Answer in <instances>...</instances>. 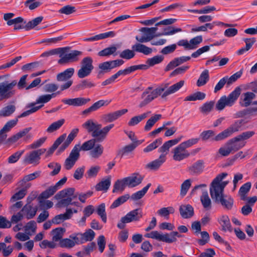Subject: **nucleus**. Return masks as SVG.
I'll use <instances>...</instances> for the list:
<instances>
[{
	"mask_svg": "<svg viewBox=\"0 0 257 257\" xmlns=\"http://www.w3.org/2000/svg\"><path fill=\"white\" fill-rule=\"evenodd\" d=\"M57 190L56 187L51 186L40 195L39 198L47 199L53 195Z\"/></svg>",
	"mask_w": 257,
	"mask_h": 257,
	"instance_id": "52",
	"label": "nucleus"
},
{
	"mask_svg": "<svg viewBox=\"0 0 257 257\" xmlns=\"http://www.w3.org/2000/svg\"><path fill=\"white\" fill-rule=\"evenodd\" d=\"M103 152V147L100 144H96L89 152V155L92 158L98 159L102 155Z\"/></svg>",
	"mask_w": 257,
	"mask_h": 257,
	"instance_id": "33",
	"label": "nucleus"
},
{
	"mask_svg": "<svg viewBox=\"0 0 257 257\" xmlns=\"http://www.w3.org/2000/svg\"><path fill=\"white\" fill-rule=\"evenodd\" d=\"M191 181L190 179L186 180L181 184L180 195L181 196H184L187 194L189 189L191 187Z\"/></svg>",
	"mask_w": 257,
	"mask_h": 257,
	"instance_id": "56",
	"label": "nucleus"
},
{
	"mask_svg": "<svg viewBox=\"0 0 257 257\" xmlns=\"http://www.w3.org/2000/svg\"><path fill=\"white\" fill-rule=\"evenodd\" d=\"M214 25H222V26L223 25L226 27H230V28L226 29L224 32H237L238 31V30H237L235 28H232L233 27V25L228 24H224L221 22H214L212 24H210V23L206 24L204 26H199V27L193 26L191 29V31L192 32H198V31L205 32V31H207L208 29L211 30Z\"/></svg>",
	"mask_w": 257,
	"mask_h": 257,
	"instance_id": "16",
	"label": "nucleus"
},
{
	"mask_svg": "<svg viewBox=\"0 0 257 257\" xmlns=\"http://www.w3.org/2000/svg\"><path fill=\"white\" fill-rule=\"evenodd\" d=\"M18 121V118L14 119H12L8 121L3 126V127L0 130V133L6 132L8 133L11 131V130L16 125Z\"/></svg>",
	"mask_w": 257,
	"mask_h": 257,
	"instance_id": "48",
	"label": "nucleus"
},
{
	"mask_svg": "<svg viewBox=\"0 0 257 257\" xmlns=\"http://www.w3.org/2000/svg\"><path fill=\"white\" fill-rule=\"evenodd\" d=\"M162 117V115L160 114H155L149 119L145 126L144 130L146 131H149L154 126L155 123Z\"/></svg>",
	"mask_w": 257,
	"mask_h": 257,
	"instance_id": "40",
	"label": "nucleus"
},
{
	"mask_svg": "<svg viewBox=\"0 0 257 257\" xmlns=\"http://www.w3.org/2000/svg\"><path fill=\"white\" fill-rule=\"evenodd\" d=\"M151 113L148 111L146 113L141 114V115L133 117L128 122L129 126H134L138 124L142 120L148 117V115Z\"/></svg>",
	"mask_w": 257,
	"mask_h": 257,
	"instance_id": "37",
	"label": "nucleus"
},
{
	"mask_svg": "<svg viewBox=\"0 0 257 257\" xmlns=\"http://www.w3.org/2000/svg\"><path fill=\"white\" fill-rule=\"evenodd\" d=\"M165 161V154L161 155L158 159L147 164L145 168L151 170H157Z\"/></svg>",
	"mask_w": 257,
	"mask_h": 257,
	"instance_id": "22",
	"label": "nucleus"
},
{
	"mask_svg": "<svg viewBox=\"0 0 257 257\" xmlns=\"http://www.w3.org/2000/svg\"><path fill=\"white\" fill-rule=\"evenodd\" d=\"M191 59L190 56H181L180 57L175 58L167 65L165 69V71H168L182 64L189 61Z\"/></svg>",
	"mask_w": 257,
	"mask_h": 257,
	"instance_id": "20",
	"label": "nucleus"
},
{
	"mask_svg": "<svg viewBox=\"0 0 257 257\" xmlns=\"http://www.w3.org/2000/svg\"><path fill=\"white\" fill-rule=\"evenodd\" d=\"M132 49L136 52L142 53L145 55H149L152 52V49L146 46L138 43L132 46Z\"/></svg>",
	"mask_w": 257,
	"mask_h": 257,
	"instance_id": "35",
	"label": "nucleus"
},
{
	"mask_svg": "<svg viewBox=\"0 0 257 257\" xmlns=\"http://www.w3.org/2000/svg\"><path fill=\"white\" fill-rule=\"evenodd\" d=\"M144 179V176L138 173H133L131 176L125 178L127 187L134 188L140 185Z\"/></svg>",
	"mask_w": 257,
	"mask_h": 257,
	"instance_id": "18",
	"label": "nucleus"
},
{
	"mask_svg": "<svg viewBox=\"0 0 257 257\" xmlns=\"http://www.w3.org/2000/svg\"><path fill=\"white\" fill-rule=\"evenodd\" d=\"M214 103L215 102L214 101H210L205 103L201 107H200L201 112L203 113H208L212 109L214 105Z\"/></svg>",
	"mask_w": 257,
	"mask_h": 257,
	"instance_id": "58",
	"label": "nucleus"
},
{
	"mask_svg": "<svg viewBox=\"0 0 257 257\" xmlns=\"http://www.w3.org/2000/svg\"><path fill=\"white\" fill-rule=\"evenodd\" d=\"M163 33H143L142 36H137L136 40L140 43H146L153 40L154 38L161 36ZM172 34L173 33H164Z\"/></svg>",
	"mask_w": 257,
	"mask_h": 257,
	"instance_id": "26",
	"label": "nucleus"
},
{
	"mask_svg": "<svg viewBox=\"0 0 257 257\" xmlns=\"http://www.w3.org/2000/svg\"><path fill=\"white\" fill-rule=\"evenodd\" d=\"M65 119L62 118L53 122L47 129V132L51 133L59 129L64 123Z\"/></svg>",
	"mask_w": 257,
	"mask_h": 257,
	"instance_id": "46",
	"label": "nucleus"
},
{
	"mask_svg": "<svg viewBox=\"0 0 257 257\" xmlns=\"http://www.w3.org/2000/svg\"><path fill=\"white\" fill-rule=\"evenodd\" d=\"M74 71L75 70L73 68H68L63 72L57 74V80L58 81H66L73 75Z\"/></svg>",
	"mask_w": 257,
	"mask_h": 257,
	"instance_id": "30",
	"label": "nucleus"
},
{
	"mask_svg": "<svg viewBox=\"0 0 257 257\" xmlns=\"http://www.w3.org/2000/svg\"><path fill=\"white\" fill-rule=\"evenodd\" d=\"M241 93V88L239 87H237L231 93H230L226 99L228 102L232 105L234 102L237 100Z\"/></svg>",
	"mask_w": 257,
	"mask_h": 257,
	"instance_id": "38",
	"label": "nucleus"
},
{
	"mask_svg": "<svg viewBox=\"0 0 257 257\" xmlns=\"http://www.w3.org/2000/svg\"><path fill=\"white\" fill-rule=\"evenodd\" d=\"M175 212L174 208L172 206L168 207H163L160 209L158 210L157 213L161 216L164 217L166 218H169L170 214H173Z\"/></svg>",
	"mask_w": 257,
	"mask_h": 257,
	"instance_id": "45",
	"label": "nucleus"
},
{
	"mask_svg": "<svg viewBox=\"0 0 257 257\" xmlns=\"http://www.w3.org/2000/svg\"><path fill=\"white\" fill-rule=\"evenodd\" d=\"M81 234L84 242L88 241H91L95 236V232L91 229H89L84 233H81Z\"/></svg>",
	"mask_w": 257,
	"mask_h": 257,
	"instance_id": "64",
	"label": "nucleus"
},
{
	"mask_svg": "<svg viewBox=\"0 0 257 257\" xmlns=\"http://www.w3.org/2000/svg\"><path fill=\"white\" fill-rule=\"evenodd\" d=\"M255 134L253 131H247L242 133L235 137L228 140L226 143L231 153L237 152L245 146L246 142L244 141L250 138Z\"/></svg>",
	"mask_w": 257,
	"mask_h": 257,
	"instance_id": "5",
	"label": "nucleus"
},
{
	"mask_svg": "<svg viewBox=\"0 0 257 257\" xmlns=\"http://www.w3.org/2000/svg\"><path fill=\"white\" fill-rule=\"evenodd\" d=\"M100 170V167L99 166H91L86 172V177L89 178L95 177Z\"/></svg>",
	"mask_w": 257,
	"mask_h": 257,
	"instance_id": "53",
	"label": "nucleus"
},
{
	"mask_svg": "<svg viewBox=\"0 0 257 257\" xmlns=\"http://www.w3.org/2000/svg\"><path fill=\"white\" fill-rule=\"evenodd\" d=\"M151 183H149L146 187L143 188L141 190H140L134 194H133L130 198L134 201L138 200L141 199L147 193L149 188L151 186Z\"/></svg>",
	"mask_w": 257,
	"mask_h": 257,
	"instance_id": "41",
	"label": "nucleus"
},
{
	"mask_svg": "<svg viewBox=\"0 0 257 257\" xmlns=\"http://www.w3.org/2000/svg\"><path fill=\"white\" fill-rule=\"evenodd\" d=\"M90 101V98L84 97H77L62 100V102L64 104L73 106H81L86 104Z\"/></svg>",
	"mask_w": 257,
	"mask_h": 257,
	"instance_id": "19",
	"label": "nucleus"
},
{
	"mask_svg": "<svg viewBox=\"0 0 257 257\" xmlns=\"http://www.w3.org/2000/svg\"><path fill=\"white\" fill-rule=\"evenodd\" d=\"M64 231V229L61 227L53 229L52 231V233L53 234V240L54 241H58L59 240H61V239L62 238Z\"/></svg>",
	"mask_w": 257,
	"mask_h": 257,
	"instance_id": "49",
	"label": "nucleus"
},
{
	"mask_svg": "<svg viewBox=\"0 0 257 257\" xmlns=\"http://www.w3.org/2000/svg\"><path fill=\"white\" fill-rule=\"evenodd\" d=\"M226 105L231 106V104L228 102L226 96H223L217 101L216 104V108L218 110H222Z\"/></svg>",
	"mask_w": 257,
	"mask_h": 257,
	"instance_id": "54",
	"label": "nucleus"
},
{
	"mask_svg": "<svg viewBox=\"0 0 257 257\" xmlns=\"http://www.w3.org/2000/svg\"><path fill=\"white\" fill-rule=\"evenodd\" d=\"M80 158L79 145H76L66 159L64 166L67 170L71 169Z\"/></svg>",
	"mask_w": 257,
	"mask_h": 257,
	"instance_id": "15",
	"label": "nucleus"
},
{
	"mask_svg": "<svg viewBox=\"0 0 257 257\" xmlns=\"http://www.w3.org/2000/svg\"><path fill=\"white\" fill-rule=\"evenodd\" d=\"M73 215L72 210L71 209H67L66 212L64 214H60L56 215L52 219V222L55 224H59L64 221L70 219Z\"/></svg>",
	"mask_w": 257,
	"mask_h": 257,
	"instance_id": "21",
	"label": "nucleus"
},
{
	"mask_svg": "<svg viewBox=\"0 0 257 257\" xmlns=\"http://www.w3.org/2000/svg\"><path fill=\"white\" fill-rule=\"evenodd\" d=\"M74 188H68L57 193L54 196L55 199L59 200L56 206L62 208L67 207L70 204L77 205L78 202H72V199L76 197L74 195Z\"/></svg>",
	"mask_w": 257,
	"mask_h": 257,
	"instance_id": "3",
	"label": "nucleus"
},
{
	"mask_svg": "<svg viewBox=\"0 0 257 257\" xmlns=\"http://www.w3.org/2000/svg\"><path fill=\"white\" fill-rule=\"evenodd\" d=\"M43 19V17L39 16L31 21H27L22 17H19L9 21L8 22V26L13 25L15 31L24 30L25 31H28L33 29L39 31L47 27L46 25H44L41 27L38 26Z\"/></svg>",
	"mask_w": 257,
	"mask_h": 257,
	"instance_id": "1",
	"label": "nucleus"
},
{
	"mask_svg": "<svg viewBox=\"0 0 257 257\" xmlns=\"http://www.w3.org/2000/svg\"><path fill=\"white\" fill-rule=\"evenodd\" d=\"M93 60L90 57L84 58L80 62L81 66L92 71L93 66L92 65Z\"/></svg>",
	"mask_w": 257,
	"mask_h": 257,
	"instance_id": "51",
	"label": "nucleus"
},
{
	"mask_svg": "<svg viewBox=\"0 0 257 257\" xmlns=\"http://www.w3.org/2000/svg\"><path fill=\"white\" fill-rule=\"evenodd\" d=\"M111 181V176L110 175L105 178L102 179V180L100 182L96 185V190L97 191H107L110 186Z\"/></svg>",
	"mask_w": 257,
	"mask_h": 257,
	"instance_id": "27",
	"label": "nucleus"
},
{
	"mask_svg": "<svg viewBox=\"0 0 257 257\" xmlns=\"http://www.w3.org/2000/svg\"><path fill=\"white\" fill-rule=\"evenodd\" d=\"M138 145L139 144L132 143L125 146L122 149L118 151L117 157L119 156L120 158H121L123 155L133 152Z\"/></svg>",
	"mask_w": 257,
	"mask_h": 257,
	"instance_id": "36",
	"label": "nucleus"
},
{
	"mask_svg": "<svg viewBox=\"0 0 257 257\" xmlns=\"http://www.w3.org/2000/svg\"><path fill=\"white\" fill-rule=\"evenodd\" d=\"M98 142L93 138L85 142L81 146L79 145V152L80 151H91Z\"/></svg>",
	"mask_w": 257,
	"mask_h": 257,
	"instance_id": "34",
	"label": "nucleus"
},
{
	"mask_svg": "<svg viewBox=\"0 0 257 257\" xmlns=\"http://www.w3.org/2000/svg\"><path fill=\"white\" fill-rule=\"evenodd\" d=\"M38 210L37 206H33L31 204H26L22 209L21 211L28 219L33 218L36 214Z\"/></svg>",
	"mask_w": 257,
	"mask_h": 257,
	"instance_id": "23",
	"label": "nucleus"
},
{
	"mask_svg": "<svg viewBox=\"0 0 257 257\" xmlns=\"http://www.w3.org/2000/svg\"><path fill=\"white\" fill-rule=\"evenodd\" d=\"M16 110L14 105H9L0 110V117H8L11 115Z\"/></svg>",
	"mask_w": 257,
	"mask_h": 257,
	"instance_id": "39",
	"label": "nucleus"
},
{
	"mask_svg": "<svg viewBox=\"0 0 257 257\" xmlns=\"http://www.w3.org/2000/svg\"><path fill=\"white\" fill-rule=\"evenodd\" d=\"M201 203L206 210H209L212 208V203L207 190H202V194L200 197Z\"/></svg>",
	"mask_w": 257,
	"mask_h": 257,
	"instance_id": "31",
	"label": "nucleus"
},
{
	"mask_svg": "<svg viewBox=\"0 0 257 257\" xmlns=\"http://www.w3.org/2000/svg\"><path fill=\"white\" fill-rule=\"evenodd\" d=\"M244 42L246 43V46L245 48H242L241 49L238 50L237 54L238 55H242L246 51H248L253 43L255 42V40L254 38H246L244 39Z\"/></svg>",
	"mask_w": 257,
	"mask_h": 257,
	"instance_id": "43",
	"label": "nucleus"
},
{
	"mask_svg": "<svg viewBox=\"0 0 257 257\" xmlns=\"http://www.w3.org/2000/svg\"><path fill=\"white\" fill-rule=\"evenodd\" d=\"M243 73L242 69H241L240 71L236 72L232 75H231L230 77H228L227 76L225 77L227 81V85H229L235 82L238 79H239L241 76L242 75Z\"/></svg>",
	"mask_w": 257,
	"mask_h": 257,
	"instance_id": "61",
	"label": "nucleus"
},
{
	"mask_svg": "<svg viewBox=\"0 0 257 257\" xmlns=\"http://www.w3.org/2000/svg\"><path fill=\"white\" fill-rule=\"evenodd\" d=\"M210 196L213 201L220 205L224 209L230 210L232 209L234 200L229 195H227L224 193L210 192Z\"/></svg>",
	"mask_w": 257,
	"mask_h": 257,
	"instance_id": "7",
	"label": "nucleus"
},
{
	"mask_svg": "<svg viewBox=\"0 0 257 257\" xmlns=\"http://www.w3.org/2000/svg\"><path fill=\"white\" fill-rule=\"evenodd\" d=\"M209 71L206 69L200 74L197 81V85L199 87L204 85L209 80Z\"/></svg>",
	"mask_w": 257,
	"mask_h": 257,
	"instance_id": "42",
	"label": "nucleus"
},
{
	"mask_svg": "<svg viewBox=\"0 0 257 257\" xmlns=\"http://www.w3.org/2000/svg\"><path fill=\"white\" fill-rule=\"evenodd\" d=\"M184 80H181L169 87H168V89L163 91L164 93L161 95L162 98H165L167 96L177 92L184 85Z\"/></svg>",
	"mask_w": 257,
	"mask_h": 257,
	"instance_id": "25",
	"label": "nucleus"
},
{
	"mask_svg": "<svg viewBox=\"0 0 257 257\" xmlns=\"http://www.w3.org/2000/svg\"><path fill=\"white\" fill-rule=\"evenodd\" d=\"M242 120H237L232 124L230 125L227 128L220 133L217 135L212 138L214 141H221L232 135L234 133L239 131L242 126Z\"/></svg>",
	"mask_w": 257,
	"mask_h": 257,
	"instance_id": "11",
	"label": "nucleus"
},
{
	"mask_svg": "<svg viewBox=\"0 0 257 257\" xmlns=\"http://www.w3.org/2000/svg\"><path fill=\"white\" fill-rule=\"evenodd\" d=\"M226 173H222L218 175L211 183L210 192L224 193V189L228 184V181H222L226 177Z\"/></svg>",
	"mask_w": 257,
	"mask_h": 257,
	"instance_id": "13",
	"label": "nucleus"
},
{
	"mask_svg": "<svg viewBox=\"0 0 257 257\" xmlns=\"http://www.w3.org/2000/svg\"><path fill=\"white\" fill-rule=\"evenodd\" d=\"M244 103L242 104L243 106L247 107L251 103V100L255 98V95L251 92H247L244 94Z\"/></svg>",
	"mask_w": 257,
	"mask_h": 257,
	"instance_id": "55",
	"label": "nucleus"
},
{
	"mask_svg": "<svg viewBox=\"0 0 257 257\" xmlns=\"http://www.w3.org/2000/svg\"><path fill=\"white\" fill-rule=\"evenodd\" d=\"M145 236L147 238H151L159 241L170 243L176 241V236L180 237L181 235L177 231H173L170 234H163L158 231H153L150 233H146Z\"/></svg>",
	"mask_w": 257,
	"mask_h": 257,
	"instance_id": "10",
	"label": "nucleus"
},
{
	"mask_svg": "<svg viewBox=\"0 0 257 257\" xmlns=\"http://www.w3.org/2000/svg\"><path fill=\"white\" fill-rule=\"evenodd\" d=\"M26 189H22L12 196L10 200L11 202H13L23 198L26 195Z\"/></svg>",
	"mask_w": 257,
	"mask_h": 257,
	"instance_id": "60",
	"label": "nucleus"
},
{
	"mask_svg": "<svg viewBox=\"0 0 257 257\" xmlns=\"http://www.w3.org/2000/svg\"><path fill=\"white\" fill-rule=\"evenodd\" d=\"M82 126L87 130L88 133H91V136L96 141L100 143L105 139L106 135L112 127V124H110L101 128V124L90 119L85 122L82 124Z\"/></svg>",
	"mask_w": 257,
	"mask_h": 257,
	"instance_id": "2",
	"label": "nucleus"
},
{
	"mask_svg": "<svg viewBox=\"0 0 257 257\" xmlns=\"http://www.w3.org/2000/svg\"><path fill=\"white\" fill-rule=\"evenodd\" d=\"M168 86L169 83H165L155 89H153L152 86L147 88L142 94L141 98L143 100L140 103L139 107L142 108L149 104L158 96L161 95Z\"/></svg>",
	"mask_w": 257,
	"mask_h": 257,
	"instance_id": "4",
	"label": "nucleus"
},
{
	"mask_svg": "<svg viewBox=\"0 0 257 257\" xmlns=\"http://www.w3.org/2000/svg\"><path fill=\"white\" fill-rule=\"evenodd\" d=\"M43 104L40 105L39 106H36V103H31L28 104L26 107L27 108H29V109L23 112L20 115L17 116L18 119L19 118L26 117L30 115L31 114L34 113L40 109L41 107L43 106Z\"/></svg>",
	"mask_w": 257,
	"mask_h": 257,
	"instance_id": "29",
	"label": "nucleus"
},
{
	"mask_svg": "<svg viewBox=\"0 0 257 257\" xmlns=\"http://www.w3.org/2000/svg\"><path fill=\"white\" fill-rule=\"evenodd\" d=\"M164 57L161 55H157L153 58L148 59L146 63L150 66H153L155 64L161 63L163 60Z\"/></svg>",
	"mask_w": 257,
	"mask_h": 257,
	"instance_id": "59",
	"label": "nucleus"
},
{
	"mask_svg": "<svg viewBox=\"0 0 257 257\" xmlns=\"http://www.w3.org/2000/svg\"><path fill=\"white\" fill-rule=\"evenodd\" d=\"M204 162L203 160H198L193 164L189 168V171L192 175H198L203 171Z\"/></svg>",
	"mask_w": 257,
	"mask_h": 257,
	"instance_id": "28",
	"label": "nucleus"
},
{
	"mask_svg": "<svg viewBox=\"0 0 257 257\" xmlns=\"http://www.w3.org/2000/svg\"><path fill=\"white\" fill-rule=\"evenodd\" d=\"M112 61H106L98 65V68L100 70L99 73H107L112 68Z\"/></svg>",
	"mask_w": 257,
	"mask_h": 257,
	"instance_id": "47",
	"label": "nucleus"
},
{
	"mask_svg": "<svg viewBox=\"0 0 257 257\" xmlns=\"http://www.w3.org/2000/svg\"><path fill=\"white\" fill-rule=\"evenodd\" d=\"M219 223L221 226V230L223 231H232V228L230 220L227 216H222L218 220Z\"/></svg>",
	"mask_w": 257,
	"mask_h": 257,
	"instance_id": "32",
	"label": "nucleus"
},
{
	"mask_svg": "<svg viewBox=\"0 0 257 257\" xmlns=\"http://www.w3.org/2000/svg\"><path fill=\"white\" fill-rule=\"evenodd\" d=\"M162 143V139L158 138L156 139L153 143L149 145L147 147L145 148L143 150L144 152L148 153L151 152L157 147H158Z\"/></svg>",
	"mask_w": 257,
	"mask_h": 257,
	"instance_id": "50",
	"label": "nucleus"
},
{
	"mask_svg": "<svg viewBox=\"0 0 257 257\" xmlns=\"http://www.w3.org/2000/svg\"><path fill=\"white\" fill-rule=\"evenodd\" d=\"M31 130V127L25 128L23 130L20 131L18 133L8 138L6 142V144L9 145H12L17 142L20 139L23 137H25V141H27L30 140L32 138L33 136L31 134H29V132Z\"/></svg>",
	"mask_w": 257,
	"mask_h": 257,
	"instance_id": "17",
	"label": "nucleus"
},
{
	"mask_svg": "<svg viewBox=\"0 0 257 257\" xmlns=\"http://www.w3.org/2000/svg\"><path fill=\"white\" fill-rule=\"evenodd\" d=\"M199 140V138H192L181 143L173 150V159L180 161L188 158L190 156V154L186 149L197 144Z\"/></svg>",
	"mask_w": 257,
	"mask_h": 257,
	"instance_id": "6",
	"label": "nucleus"
},
{
	"mask_svg": "<svg viewBox=\"0 0 257 257\" xmlns=\"http://www.w3.org/2000/svg\"><path fill=\"white\" fill-rule=\"evenodd\" d=\"M201 238L197 240V242L200 245H204L207 243L209 240V235L207 231H203L200 232Z\"/></svg>",
	"mask_w": 257,
	"mask_h": 257,
	"instance_id": "63",
	"label": "nucleus"
},
{
	"mask_svg": "<svg viewBox=\"0 0 257 257\" xmlns=\"http://www.w3.org/2000/svg\"><path fill=\"white\" fill-rule=\"evenodd\" d=\"M46 151L45 149H40L29 152L25 157L24 159V164H32L34 166L38 165L41 159V156Z\"/></svg>",
	"mask_w": 257,
	"mask_h": 257,
	"instance_id": "14",
	"label": "nucleus"
},
{
	"mask_svg": "<svg viewBox=\"0 0 257 257\" xmlns=\"http://www.w3.org/2000/svg\"><path fill=\"white\" fill-rule=\"evenodd\" d=\"M179 211L183 218H189L194 215V209L190 204L181 205L179 207Z\"/></svg>",
	"mask_w": 257,
	"mask_h": 257,
	"instance_id": "24",
	"label": "nucleus"
},
{
	"mask_svg": "<svg viewBox=\"0 0 257 257\" xmlns=\"http://www.w3.org/2000/svg\"><path fill=\"white\" fill-rule=\"evenodd\" d=\"M135 56V51L130 49H125L122 51L120 54L119 57L122 59L130 60L134 58Z\"/></svg>",
	"mask_w": 257,
	"mask_h": 257,
	"instance_id": "57",
	"label": "nucleus"
},
{
	"mask_svg": "<svg viewBox=\"0 0 257 257\" xmlns=\"http://www.w3.org/2000/svg\"><path fill=\"white\" fill-rule=\"evenodd\" d=\"M63 50L59 54L60 59L58 63L59 64H66L69 63L76 62L79 60V57L82 55V52L78 50H73L69 53L66 52L69 49V47L60 48Z\"/></svg>",
	"mask_w": 257,
	"mask_h": 257,
	"instance_id": "9",
	"label": "nucleus"
},
{
	"mask_svg": "<svg viewBox=\"0 0 257 257\" xmlns=\"http://www.w3.org/2000/svg\"><path fill=\"white\" fill-rule=\"evenodd\" d=\"M17 84L16 80L11 82L5 81L0 83V101L9 99L15 95L16 91L14 87Z\"/></svg>",
	"mask_w": 257,
	"mask_h": 257,
	"instance_id": "8",
	"label": "nucleus"
},
{
	"mask_svg": "<svg viewBox=\"0 0 257 257\" xmlns=\"http://www.w3.org/2000/svg\"><path fill=\"white\" fill-rule=\"evenodd\" d=\"M140 209L133 210L122 217L117 226L120 229H123L125 226V224L133 221H139L143 216Z\"/></svg>",
	"mask_w": 257,
	"mask_h": 257,
	"instance_id": "12",
	"label": "nucleus"
},
{
	"mask_svg": "<svg viewBox=\"0 0 257 257\" xmlns=\"http://www.w3.org/2000/svg\"><path fill=\"white\" fill-rule=\"evenodd\" d=\"M127 186L125 178L122 179H118L116 180L113 185V192H122Z\"/></svg>",
	"mask_w": 257,
	"mask_h": 257,
	"instance_id": "44",
	"label": "nucleus"
},
{
	"mask_svg": "<svg viewBox=\"0 0 257 257\" xmlns=\"http://www.w3.org/2000/svg\"><path fill=\"white\" fill-rule=\"evenodd\" d=\"M24 152V150L21 151H18L10 156L8 159V163L9 164L16 163L19 160Z\"/></svg>",
	"mask_w": 257,
	"mask_h": 257,
	"instance_id": "62",
	"label": "nucleus"
}]
</instances>
